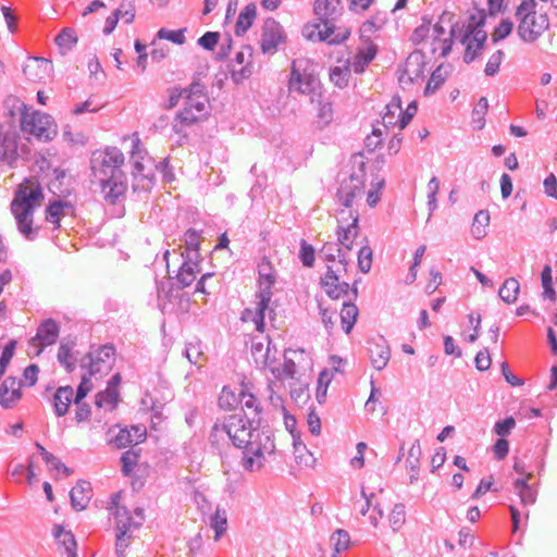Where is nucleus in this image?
I'll use <instances>...</instances> for the list:
<instances>
[{"label":"nucleus","mask_w":557,"mask_h":557,"mask_svg":"<svg viewBox=\"0 0 557 557\" xmlns=\"http://www.w3.org/2000/svg\"><path fill=\"white\" fill-rule=\"evenodd\" d=\"M318 79L310 73H301L297 67L296 63H293L290 78H289V90L298 91L304 95H311V101H315V88L318 86Z\"/></svg>","instance_id":"nucleus-15"},{"label":"nucleus","mask_w":557,"mask_h":557,"mask_svg":"<svg viewBox=\"0 0 557 557\" xmlns=\"http://www.w3.org/2000/svg\"><path fill=\"white\" fill-rule=\"evenodd\" d=\"M185 32H186V28H181L177 30L160 28L157 33V38L169 40L175 45H183L186 40Z\"/></svg>","instance_id":"nucleus-49"},{"label":"nucleus","mask_w":557,"mask_h":557,"mask_svg":"<svg viewBox=\"0 0 557 557\" xmlns=\"http://www.w3.org/2000/svg\"><path fill=\"white\" fill-rule=\"evenodd\" d=\"M256 14L257 7L255 3H249L242 10L235 24V34L237 36H243L250 28Z\"/></svg>","instance_id":"nucleus-32"},{"label":"nucleus","mask_w":557,"mask_h":557,"mask_svg":"<svg viewBox=\"0 0 557 557\" xmlns=\"http://www.w3.org/2000/svg\"><path fill=\"white\" fill-rule=\"evenodd\" d=\"M424 54L420 51L411 52L405 61L399 83L412 84L422 81L424 78Z\"/></svg>","instance_id":"nucleus-14"},{"label":"nucleus","mask_w":557,"mask_h":557,"mask_svg":"<svg viewBox=\"0 0 557 557\" xmlns=\"http://www.w3.org/2000/svg\"><path fill=\"white\" fill-rule=\"evenodd\" d=\"M210 527L214 530V540L219 541L227 529V515L225 509L216 508L215 512L210 517Z\"/></svg>","instance_id":"nucleus-38"},{"label":"nucleus","mask_w":557,"mask_h":557,"mask_svg":"<svg viewBox=\"0 0 557 557\" xmlns=\"http://www.w3.org/2000/svg\"><path fill=\"white\" fill-rule=\"evenodd\" d=\"M516 425V420L512 417H507L504 420H499L494 425V432L504 437L510 434L511 430Z\"/></svg>","instance_id":"nucleus-63"},{"label":"nucleus","mask_w":557,"mask_h":557,"mask_svg":"<svg viewBox=\"0 0 557 557\" xmlns=\"http://www.w3.org/2000/svg\"><path fill=\"white\" fill-rule=\"evenodd\" d=\"M115 349L112 345H103L96 350L87 354L81 361V367H88V375H95L104 369H110V360L113 358Z\"/></svg>","instance_id":"nucleus-12"},{"label":"nucleus","mask_w":557,"mask_h":557,"mask_svg":"<svg viewBox=\"0 0 557 557\" xmlns=\"http://www.w3.org/2000/svg\"><path fill=\"white\" fill-rule=\"evenodd\" d=\"M362 182L357 175H351L348 180L343 181L337 190L338 201L349 209L358 194H360Z\"/></svg>","instance_id":"nucleus-20"},{"label":"nucleus","mask_w":557,"mask_h":557,"mask_svg":"<svg viewBox=\"0 0 557 557\" xmlns=\"http://www.w3.org/2000/svg\"><path fill=\"white\" fill-rule=\"evenodd\" d=\"M239 405V412L225 417L222 423H214L209 441L216 445L226 435L234 447L243 450V468L252 472L262 468L265 455L274 453L273 432L260 426L262 409L255 395L240 389Z\"/></svg>","instance_id":"nucleus-1"},{"label":"nucleus","mask_w":557,"mask_h":557,"mask_svg":"<svg viewBox=\"0 0 557 557\" xmlns=\"http://www.w3.org/2000/svg\"><path fill=\"white\" fill-rule=\"evenodd\" d=\"M240 393L235 394L230 387L224 386L220 393L218 404L222 410H235L239 406Z\"/></svg>","instance_id":"nucleus-40"},{"label":"nucleus","mask_w":557,"mask_h":557,"mask_svg":"<svg viewBox=\"0 0 557 557\" xmlns=\"http://www.w3.org/2000/svg\"><path fill=\"white\" fill-rule=\"evenodd\" d=\"M53 535L65 547V550L69 554V557H76V553H75L76 542H75V537L71 531H66L61 525H55L53 529Z\"/></svg>","instance_id":"nucleus-37"},{"label":"nucleus","mask_w":557,"mask_h":557,"mask_svg":"<svg viewBox=\"0 0 557 557\" xmlns=\"http://www.w3.org/2000/svg\"><path fill=\"white\" fill-rule=\"evenodd\" d=\"M270 302H265L264 306H262V300L258 301L256 314L253 317V322L256 324V330L260 333L264 331V319H265V311L269 308Z\"/></svg>","instance_id":"nucleus-64"},{"label":"nucleus","mask_w":557,"mask_h":557,"mask_svg":"<svg viewBox=\"0 0 557 557\" xmlns=\"http://www.w3.org/2000/svg\"><path fill=\"white\" fill-rule=\"evenodd\" d=\"M320 256L324 261L334 262L338 259L339 267L343 272H347V267L350 262V258L339 244L326 243L320 250Z\"/></svg>","instance_id":"nucleus-25"},{"label":"nucleus","mask_w":557,"mask_h":557,"mask_svg":"<svg viewBox=\"0 0 557 557\" xmlns=\"http://www.w3.org/2000/svg\"><path fill=\"white\" fill-rule=\"evenodd\" d=\"M184 107L195 109L199 115L209 114V100L206 95V87L199 83L194 82L189 87L184 88Z\"/></svg>","instance_id":"nucleus-13"},{"label":"nucleus","mask_w":557,"mask_h":557,"mask_svg":"<svg viewBox=\"0 0 557 557\" xmlns=\"http://www.w3.org/2000/svg\"><path fill=\"white\" fill-rule=\"evenodd\" d=\"M135 440L133 438L132 431L128 429H120L117 434L110 440V443L116 448H124L129 445H134Z\"/></svg>","instance_id":"nucleus-53"},{"label":"nucleus","mask_w":557,"mask_h":557,"mask_svg":"<svg viewBox=\"0 0 557 557\" xmlns=\"http://www.w3.org/2000/svg\"><path fill=\"white\" fill-rule=\"evenodd\" d=\"M520 284L515 277L505 280L499 288L498 295L506 304H513L519 295Z\"/></svg>","instance_id":"nucleus-35"},{"label":"nucleus","mask_w":557,"mask_h":557,"mask_svg":"<svg viewBox=\"0 0 557 557\" xmlns=\"http://www.w3.org/2000/svg\"><path fill=\"white\" fill-rule=\"evenodd\" d=\"M294 455L296 462L306 467H311L315 462L313 455L307 449L301 442L300 436H294L293 441Z\"/></svg>","instance_id":"nucleus-36"},{"label":"nucleus","mask_w":557,"mask_h":557,"mask_svg":"<svg viewBox=\"0 0 557 557\" xmlns=\"http://www.w3.org/2000/svg\"><path fill=\"white\" fill-rule=\"evenodd\" d=\"M138 454L133 450L125 451L121 457L122 471L125 475H129L137 465Z\"/></svg>","instance_id":"nucleus-61"},{"label":"nucleus","mask_w":557,"mask_h":557,"mask_svg":"<svg viewBox=\"0 0 557 557\" xmlns=\"http://www.w3.org/2000/svg\"><path fill=\"white\" fill-rule=\"evenodd\" d=\"M208 115H199V112L195 111V109L183 108L176 114L175 123L173 124V129L175 133L181 134L183 133L185 127H189L202 121Z\"/></svg>","instance_id":"nucleus-28"},{"label":"nucleus","mask_w":557,"mask_h":557,"mask_svg":"<svg viewBox=\"0 0 557 557\" xmlns=\"http://www.w3.org/2000/svg\"><path fill=\"white\" fill-rule=\"evenodd\" d=\"M504 55L505 53L503 50H497L490 57L484 69L485 75L494 76L495 74H497V72L499 71V66L503 62Z\"/></svg>","instance_id":"nucleus-55"},{"label":"nucleus","mask_w":557,"mask_h":557,"mask_svg":"<svg viewBox=\"0 0 557 557\" xmlns=\"http://www.w3.org/2000/svg\"><path fill=\"white\" fill-rule=\"evenodd\" d=\"M184 355L190 363L200 364V361L203 357L201 344L199 342L188 343L185 347Z\"/></svg>","instance_id":"nucleus-52"},{"label":"nucleus","mask_w":557,"mask_h":557,"mask_svg":"<svg viewBox=\"0 0 557 557\" xmlns=\"http://www.w3.org/2000/svg\"><path fill=\"white\" fill-rule=\"evenodd\" d=\"M71 504L76 510L87 507L91 498L90 484L86 481L78 482L70 492Z\"/></svg>","instance_id":"nucleus-26"},{"label":"nucleus","mask_w":557,"mask_h":557,"mask_svg":"<svg viewBox=\"0 0 557 557\" xmlns=\"http://www.w3.org/2000/svg\"><path fill=\"white\" fill-rule=\"evenodd\" d=\"M535 9V0H522L516 10L517 32L524 42H534L549 27L547 14H536Z\"/></svg>","instance_id":"nucleus-5"},{"label":"nucleus","mask_w":557,"mask_h":557,"mask_svg":"<svg viewBox=\"0 0 557 557\" xmlns=\"http://www.w3.org/2000/svg\"><path fill=\"white\" fill-rule=\"evenodd\" d=\"M8 115L15 122L18 116L21 129L23 133L35 136L39 140H52L58 128L51 115L39 111L32 110L20 99L9 98L5 101Z\"/></svg>","instance_id":"nucleus-3"},{"label":"nucleus","mask_w":557,"mask_h":557,"mask_svg":"<svg viewBox=\"0 0 557 557\" xmlns=\"http://www.w3.org/2000/svg\"><path fill=\"white\" fill-rule=\"evenodd\" d=\"M542 286H543V296L544 298L554 299L555 298V290L553 287V277H552V268L550 265L546 264L543 268L542 274Z\"/></svg>","instance_id":"nucleus-50"},{"label":"nucleus","mask_w":557,"mask_h":557,"mask_svg":"<svg viewBox=\"0 0 557 557\" xmlns=\"http://www.w3.org/2000/svg\"><path fill=\"white\" fill-rule=\"evenodd\" d=\"M119 401V392L115 388H106V391L99 392L96 396V405L99 408H106L113 410Z\"/></svg>","instance_id":"nucleus-39"},{"label":"nucleus","mask_w":557,"mask_h":557,"mask_svg":"<svg viewBox=\"0 0 557 557\" xmlns=\"http://www.w3.org/2000/svg\"><path fill=\"white\" fill-rule=\"evenodd\" d=\"M302 36L311 41H326L330 45H339L349 36L348 28L336 27L334 23L307 24L302 28Z\"/></svg>","instance_id":"nucleus-8"},{"label":"nucleus","mask_w":557,"mask_h":557,"mask_svg":"<svg viewBox=\"0 0 557 557\" xmlns=\"http://www.w3.org/2000/svg\"><path fill=\"white\" fill-rule=\"evenodd\" d=\"M131 162L134 191L139 193L150 190L154 184L153 169L150 164V159H145L138 145H135V150L131 156Z\"/></svg>","instance_id":"nucleus-7"},{"label":"nucleus","mask_w":557,"mask_h":557,"mask_svg":"<svg viewBox=\"0 0 557 557\" xmlns=\"http://www.w3.org/2000/svg\"><path fill=\"white\" fill-rule=\"evenodd\" d=\"M300 249L298 257L304 267L311 268L314 264L315 260V249L314 247L307 243L305 239L300 240Z\"/></svg>","instance_id":"nucleus-47"},{"label":"nucleus","mask_w":557,"mask_h":557,"mask_svg":"<svg viewBox=\"0 0 557 557\" xmlns=\"http://www.w3.org/2000/svg\"><path fill=\"white\" fill-rule=\"evenodd\" d=\"M259 273V292L258 299L262 300V306L265 302H270L273 296L272 286L276 282L275 272L269 260H262L258 265Z\"/></svg>","instance_id":"nucleus-16"},{"label":"nucleus","mask_w":557,"mask_h":557,"mask_svg":"<svg viewBox=\"0 0 557 557\" xmlns=\"http://www.w3.org/2000/svg\"><path fill=\"white\" fill-rule=\"evenodd\" d=\"M341 0H315L313 11L321 23H333L341 14Z\"/></svg>","instance_id":"nucleus-21"},{"label":"nucleus","mask_w":557,"mask_h":557,"mask_svg":"<svg viewBox=\"0 0 557 557\" xmlns=\"http://www.w3.org/2000/svg\"><path fill=\"white\" fill-rule=\"evenodd\" d=\"M377 48L375 45L372 44L366 48H359L350 63V67L357 74L363 73L366 67L375 58Z\"/></svg>","instance_id":"nucleus-29"},{"label":"nucleus","mask_w":557,"mask_h":557,"mask_svg":"<svg viewBox=\"0 0 557 557\" xmlns=\"http://www.w3.org/2000/svg\"><path fill=\"white\" fill-rule=\"evenodd\" d=\"M75 346V339H62L58 349L57 359L67 373H72L76 367Z\"/></svg>","instance_id":"nucleus-23"},{"label":"nucleus","mask_w":557,"mask_h":557,"mask_svg":"<svg viewBox=\"0 0 557 557\" xmlns=\"http://www.w3.org/2000/svg\"><path fill=\"white\" fill-rule=\"evenodd\" d=\"M331 542L334 545V549L336 553L344 552L348 548L350 536L347 531L337 529L332 535H331Z\"/></svg>","instance_id":"nucleus-51"},{"label":"nucleus","mask_w":557,"mask_h":557,"mask_svg":"<svg viewBox=\"0 0 557 557\" xmlns=\"http://www.w3.org/2000/svg\"><path fill=\"white\" fill-rule=\"evenodd\" d=\"M513 29V23L510 20H502L498 26L494 29L492 34L493 42H497L499 40L508 37Z\"/></svg>","instance_id":"nucleus-57"},{"label":"nucleus","mask_w":557,"mask_h":557,"mask_svg":"<svg viewBox=\"0 0 557 557\" xmlns=\"http://www.w3.org/2000/svg\"><path fill=\"white\" fill-rule=\"evenodd\" d=\"M133 534L125 531H116L115 554L117 557H125V550L131 544Z\"/></svg>","instance_id":"nucleus-56"},{"label":"nucleus","mask_w":557,"mask_h":557,"mask_svg":"<svg viewBox=\"0 0 557 557\" xmlns=\"http://www.w3.org/2000/svg\"><path fill=\"white\" fill-rule=\"evenodd\" d=\"M77 42L75 30L72 28L62 29L55 37V44L63 51H67Z\"/></svg>","instance_id":"nucleus-42"},{"label":"nucleus","mask_w":557,"mask_h":557,"mask_svg":"<svg viewBox=\"0 0 557 557\" xmlns=\"http://www.w3.org/2000/svg\"><path fill=\"white\" fill-rule=\"evenodd\" d=\"M124 154L116 147L96 150L90 158L91 182L99 187V195L107 205H117L125 199L127 178L122 166Z\"/></svg>","instance_id":"nucleus-2"},{"label":"nucleus","mask_w":557,"mask_h":557,"mask_svg":"<svg viewBox=\"0 0 557 557\" xmlns=\"http://www.w3.org/2000/svg\"><path fill=\"white\" fill-rule=\"evenodd\" d=\"M184 243L185 250L181 253H185L186 258H190V260H198L199 255V246H200V232L189 228L184 234Z\"/></svg>","instance_id":"nucleus-33"},{"label":"nucleus","mask_w":557,"mask_h":557,"mask_svg":"<svg viewBox=\"0 0 557 557\" xmlns=\"http://www.w3.org/2000/svg\"><path fill=\"white\" fill-rule=\"evenodd\" d=\"M72 403H74V389L72 386H60L55 389L52 397V406L57 417L65 416Z\"/></svg>","instance_id":"nucleus-22"},{"label":"nucleus","mask_w":557,"mask_h":557,"mask_svg":"<svg viewBox=\"0 0 557 557\" xmlns=\"http://www.w3.org/2000/svg\"><path fill=\"white\" fill-rule=\"evenodd\" d=\"M349 216L352 219L351 223L347 226L343 225V218L338 219L337 226V242L339 246L345 250L349 251L352 248L354 242L358 235V214H354L352 211L348 212Z\"/></svg>","instance_id":"nucleus-18"},{"label":"nucleus","mask_w":557,"mask_h":557,"mask_svg":"<svg viewBox=\"0 0 557 557\" xmlns=\"http://www.w3.org/2000/svg\"><path fill=\"white\" fill-rule=\"evenodd\" d=\"M22 396L20 388L9 391L8 383L0 386V404L4 408H11Z\"/></svg>","instance_id":"nucleus-45"},{"label":"nucleus","mask_w":557,"mask_h":557,"mask_svg":"<svg viewBox=\"0 0 557 557\" xmlns=\"http://www.w3.org/2000/svg\"><path fill=\"white\" fill-rule=\"evenodd\" d=\"M369 352L371 364L379 371L383 370L391 359L389 346L382 336L370 344Z\"/></svg>","instance_id":"nucleus-19"},{"label":"nucleus","mask_w":557,"mask_h":557,"mask_svg":"<svg viewBox=\"0 0 557 557\" xmlns=\"http://www.w3.org/2000/svg\"><path fill=\"white\" fill-rule=\"evenodd\" d=\"M285 40L282 25L274 18H267L262 26L260 48L263 53L273 54Z\"/></svg>","instance_id":"nucleus-11"},{"label":"nucleus","mask_w":557,"mask_h":557,"mask_svg":"<svg viewBox=\"0 0 557 557\" xmlns=\"http://www.w3.org/2000/svg\"><path fill=\"white\" fill-rule=\"evenodd\" d=\"M74 210L70 202L55 200L49 203L46 210V220L52 224L60 225L61 216L72 213Z\"/></svg>","instance_id":"nucleus-31"},{"label":"nucleus","mask_w":557,"mask_h":557,"mask_svg":"<svg viewBox=\"0 0 557 557\" xmlns=\"http://www.w3.org/2000/svg\"><path fill=\"white\" fill-rule=\"evenodd\" d=\"M420 457H421V446L419 441H416L408 453V458L406 460L407 467L411 471H417L419 469L420 463Z\"/></svg>","instance_id":"nucleus-58"},{"label":"nucleus","mask_w":557,"mask_h":557,"mask_svg":"<svg viewBox=\"0 0 557 557\" xmlns=\"http://www.w3.org/2000/svg\"><path fill=\"white\" fill-rule=\"evenodd\" d=\"M484 22L485 15L483 14H479V16H470L466 34L462 38V42L466 44V51L463 55V61L466 63H471L475 59L476 52L483 48L487 38L486 32L481 28Z\"/></svg>","instance_id":"nucleus-9"},{"label":"nucleus","mask_w":557,"mask_h":557,"mask_svg":"<svg viewBox=\"0 0 557 557\" xmlns=\"http://www.w3.org/2000/svg\"><path fill=\"white\" fill-rule=\"evenodd\" d=\"M318 124L320 128L327 126L333 120V109L330 102L321 100V95H318Z\"/></svg>","instance_id":"nucleus-43"},{"label":"nucleus","mask_w":557,"mask_h":557,"mask_svg":"<svg viewBox=\"0 0 557 557\" xmlns=\"http://www.w3.org/2000/svg\"><path fill=\"white\" fill-rule=\"evenodd\" d=\"M351 300L352 298H348L347 301H344L341 310L342 327L346 334L351 332L358 317V308Z\"/></svg>","instance_id":"nucleus-34"},{"label":"nucleus","mask_w":557,"mask_h":557,"mask_svg":"<svg viewBox=\"0 0 557 557\" xmlns=\"http://www.w3.org/2000/svg\"><path fill=\"white\" fill-rule=\"evenodd\" d=\"M342 271L341 268L334 269L332 265H327L326 273L321 277V285L326 295L332 299L349 296V294H351L350 298L356 299L358 296L357 283H354L350 287L348 283L341 282L339 276Z\"/></svg>","instance_id":"nucleus-10"},{"label":"nucleus","mask_w":557,"mask_h":557,"mask_svg":"<svg viewBox=\"0 0 557 557\" xmlns=\"http://www.w3.org/2000/svg\"><path fill=\"white\" fill-rule=\"evenodd\" d=\"M180 257L182 258V263L176 274V280L178 287L185 288L196 280V273L199 271L198 260H190V258L185 257V253H180Z\"/></svg>","instance_id":"nucleus-24"},{"label":"nucleus","mask_w":557,"mask_h":557,"mask_svg":"<svg viewBox=\"0 0 557 557\" xmlns=\"http://www.w3.org/2000/svg\"><path fill=\"white\" fill-rule=\"evenodd\" d=\"M220 40V34L218 32H206L199 39L198 45L205 50L212 51Z\"/></svg>","instance_id":"nucleus-60"},{"label":"nucleus","mask_w":557,"mask_h":557,"mask_svg":"<svg viewBox=\"0 0 557 557\" xmlns=\"http://www.w3.org/2000/svg\"><path fill=\"white\" fill-rule=\"evenodd\" d=\"M372 265V249L366 245L358 251V268L362 273H368Z\"/></svg>","instance_id":"nucleus-54"},{"label":"nucleus","mask_w":557,"mask_h":557,"mask_svg":"<svg viewBox=\"0 0 557 557\" xmlns=\"http://www.w3.org/2000/svg\"><path fill=\"white\" fill-rule=\"evenodd\" d=\"M42 198L39 183L27 180L18 187L11 203L17 228L27 240H34L38 235V230L33 227V214L36 202Z\"/></svg>","instance_id":"nucleus-4"},{"label":"nucleus","mask_w":557,"mask_h":557,"mask_svg":"<svg viewBox=\"0 0 557 557\" xmlns=\"http://www.w3.org/2000/svg\"><path fill=\"white\" fill-rule=\"evenodd\" d=\"M18 133L14 121L9 117L0 122V170L14 168L18 160Z\"/></svg>","instance_id":"nucleus-6"},{"label":"nucleus","mask_w":557,"mask_h":557,"mask_svg":"<svg viewBox=\"0 0 557 557\" xmlns=\"http://www.w3.org/2000/svg\"><path fill=\"white\" fill-rule=\"evenodd\" d=\"M59 332L58 323L52 319H47L38 326L35 339L39 341L42 346H49L57 342Z\"/></svg>","instance_id":"nucleus-30"},{"label":"nucleus","mask_w":557,"mask_h":557,"mask_svg":"<svg viewBox=\"0 0 557 557\" xmlns=\"http://www.w3.org/2000/svg\"><path fill=\"white\" fill-rule=\"evenodd\" d=\"M385 110L386 111L382 117L383 124L385 126L397 125L396 116L398 117V114L400 112V98H393L392 101L388 104H386Z\"/></svg>","instance_id":"nucleus-44"},{"label":"nucleus","mask_w":557,"mask_h":557,"mask_svg":"<svg viewBox=\"0 0 557 557\" xmlns=\"http://www.w3.org/2000/svg\"><path fill=\"white\" fill-rule=\"evenodd\" d=\"M490 213L486 210H480L473 219L471 233L476 239H481L486 235L485 226L488 225Z\"/></svg>","instance_id":"nucleus-41"},{"label":"nucleus","mask_w":557,"mask_h":557,"mask_svg":"<svg viewBox=\"0 0 557 557\" xmlns=\"http://www.w3.org/2000/svg\"><path fill=\"white\" fill-rule=\"evenodd\" d=\"M445 82V76L442 74V69L437 67L432 74L425 86L424 94L430 95L435 92Z\"/></svg>","instance_id":"nucleus-59"},{"label":"nucleus","mask_w":557,"mask_h":557,"mask_svg":"<svg viewBox=\"0 0 557 557\" xmlns=\"http://www.w3.org/2000/svg\"><path fill=\"white\" fill-rule=\"evenodd\" d=\"M350 77V67L335 66L330 71V79L335 86L344 88L347 86Z\"/></svg>","instance_id":"nucleus-46"},{"label":"nucleus","mask_w":557,"mask_h":557,"mask_svg":"<svg viewBox=\"0 0 557 557\" xmlns=\"http://www.w3.org/2000/svg\"><path fill=\"white\" fill-rule=\"evenodd\" d=\"M406 520V511L404 504L394 505L388 517V522L394 532L398 531Z\"/></svg>","instance_id":"nucleus-48"},{"label":"nucleus","mask_w":557,"mask_h":557,"mask_svg":"<svg viewBox=\"0 0 557 557\" xmlns=\"http://www.w3.org/2000/svg\"><path fill=\"white\" fill-rule=\"evenodd\" d=\"M16 342L10 341L3 348L1 356H0V375H2L10 363L14 349H15Z\"/></svg>","instance_id":"nucleus-62"},{"label":"nucleus","mask_w":557,"mask_h":557,"mask_svg":"<svg viewBox=\"0 0 557 557\" xmlns=\"http://www.w3.org/2000/svg\"><path fill=\"white\" fill-rule=\"evenodd\" d=\"M231 74L236 84H239L251 76L252 65L251 62L246 61V54L244 51L236 53L235 60L232 64Z\"/></svg>","instance_id":"nucleus-27"},{"label":"nucleus","mask_w":557,"mask_h":557,"mask_svg":"<svg viewBox=\"0 0 557 557\" xmlns=\"http://www.w3.org/2000/svg\"><path fill=\"white\" fill-rule=\"evenodd\" d=\"M120 497V493H116L111 497L110 510H113L114 508L112 515L114 516L115 519V529L119 532L125 531L133 534L134 531L140 527V521H135L126 507L119 506Z\"/></svg>","instance_id":"nucleus-17"}]
</instances>
